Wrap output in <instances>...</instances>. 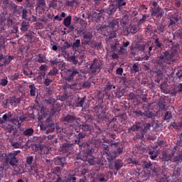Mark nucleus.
Segmentation results:
<instances>
[{
    "instance_id": "1",
    "label": "nucleus",
    "mask_w": 182,
    "mask_h": 182,
    "mask_svg": "<svg viewBox=\"0 0 182 182\" xmlns=\"http://www.w3.org/2000/svg\"><path fill=\"white\" fill-rule=\"evenodd\" d=\"M177 55H178V49L176 47H173L170 50H166L158 54L154 65L156 68H160V69L156 68L154 71V73H156V80H155L156 83H159L163 79L164 70L168 69V65H174L176 63L177 61V58H176Z\"/></svg>"
},
{
    "instance_id": "2",
    "label": "nucleus",
    "mask_w": 182,
    "mask_h": 182,
    "mask_svg": "<svg viewBox=\"0 0 182 182\" xmlns=\"http://www.w3.org/2000/svg\"><path fill=\"white\" fill-rule=\"evenodd\" d=\"M117 155L114 151L112 152H102V165L106 166L107 161L109 163V169L112 171L114 176L117 174V171L123 167V161L122 159H117ZM107 160V161H106ZM115 160L114 161H113Z\"/></svg>"
},
{
    "instance_id": "3",
    "label": "nucleus",
    "mask_w": 182,
    "mask_h": 182,
    "mask_svg": "<svg viewBox=\"0 0 182 182\" xmlns=\"http://www.w3.org/2000/svg\"><path fill=\"white\" fill-rule=\"evenodd\" d=\"M93 130V126L92 124H82L80 125V130L77 131L75 134L76 139L75 140V144H78L79 147L82 149L83 146H87V144H85L80 141V139H85L86 136H89L92 133Z\"/></svg>"
},
{
    "instance_id": "4",
    "label": "nucleus",
    "mask_w": 182,
    "mask_h": 182,
    "mask_svg": "<svg viewBox=\"0 0 182 182\" xmlns=\"http://www.w3.org/2000/svg\"><path fill=\"white\" fill-rule=\"evenodd\" d=\"M102 65H103L102 60L95 58L90 65V70L91 73H96L97 70H100L102 69Z\"/></svg>"
},
{
    "instance_id": "5",
    "label": "nucleus",
    "mask_w": 182,
    "mask_h": 182,
    "mask_svg": "<svg viewBox=\"0 0 182 182\" xmlns=\"http://www.w3.org/2000/svg\"><path fill=\"white\" fill-rule=\"evenodd\" d=\"M95 114L98 119L106 120V109L102 105H98L95 107Z\"/></svg>"
},
{
    "instance_id": "6",
    "label": "nucleus",
    "mask_w": 182,
    "mask_h": 182,
    "mask_svg": "<svg viewBox=\"0 0 182 182\" xmlns=\"http://www.w3.org/2000/svg\"><path fill=\"white\" fill-rule=\"evenodd\" d=\"M164 15V10L160 6L152 8L151 16L156 18L157 19H161Z\"/></svg>"
},
{
    "instance_id": "7",
    "label": "nucleus",
    "mask_w": 182,
    "mask_h": 182,
    "mask_svg": "<svg viewBox=\"0 0 182 182\" xmlns=\"http://www.w3.org/2000/svg\"><path fill=\"white\" fill-rule=\"evenodd\" d=\"M61 122L65 124H70L76 122V115L73 114H68L66 116L61 118Z\"/></svg>"
},
{
    "instance_id": "8",
    "label": "nucleus",
    "mask_w": 182,
    "mask_h": 182,
    "mask_svg": "<svg viewBox=\"0 0 182 182\" xmlns=\"http://www.w3.org/2000/svg\"><path fill=\"white\" fill-rule=\"evenodd\" d=\"M26 120V117L16 116L9 119L10 123L14 124V126H17V127H21V125L23 122Z\"/></svg>"
},
{
    "instance_id": "9",
    "label": "nucleus",
    "mask_w": 182,
    "mask_h": 182,
    "mask_svg": "<svg viewBox=\"0 0 182 182\" xmlns=\"http://www.w3.org/2000/svg\"><path fill=\"white\" fill-rule=\"evenodd\" d=\"M117 11V8L114 4H111L107 9L100 10V14H107L108 16H112Z\"/></svg>"
},
{
    "instance_id": "10",
    "label": "nucleus",
    "mask_w": 182,
    "mask_h": 182,
    "mask_svg": "<svg viewBox=\"0 0 182 182\" xmlns=\"http://www.w3.org/2000/svg\"><path fill=\"white\" fill-rule=\"evenodd\" d=\"M19 103H21V98H17L16 97H12L6 101V105L12 107H16Z\"/></svg>"
},
{
    "instance_id": "11",
    "label": "nucleus",
    "mask_w": 182,
    "mask_h": 182,
    "mask_svg": "<svg viewBox=\"0 0 182 182\" xmlns=\"http://www.w3.org/2000/svg\"><path fill=\"white\" fill-rule=\"evenodd\" d=\"M68 73H70V75L65 77V80L68 82H72L75 76H76V75H79V70H76L75 67H73L71 69L68 70Z\"/></svg>"
},
{
    "instance_id": "12",
    "label": "nucleus",
    "mask_w": 182,
    "mask_h": 182,
    "mask_svg": "<svg viewBox=\"0 0 182 182\" xmlns=\"http://www.w3.org/2000/svg\"><path fill=\"white\" fill-rule=\"evenodd\" d=\"M119 18L112 19L108 23L109 28H112L113 32H116L119 29Z\"/></svg>"
},
{
    "instance_id": "13",
    "label": "nucleus",
    "mask_w": 182,
    "mask_h": 182,
    "mask_svg": "<svg viewBox=\"0 0 182 182\" xmlns=\"http://www.w3.org/2000/svg\"><path fill=\"white\" fill-rule=\"evenodd\" d=\"M119 144H120V142H114L110 144L112 147L114 146V147L116 149V150L113 151L117 155V157L123 153V146H119Z\"/></svg>"
},
{
    "instance_id": "14",
    "label": "nucleus",
    "mask_w": 182,
    "mask_h": 182,
    "mask_svg": "<svg viewBox=\"0 0 182 182\" xmlns=\"http://www.w3.org/2000/svg\"><path fill=\"white\" fill-rule=\"evenodd\" d=\"M6 163L14 167L18 165V159L16 156L9 154V156L6 158Z\"/></svg>"
},
{
    "instance_id": "15",
    "label": "nucleus",
    "mask_w": 182,
    "mask_h": 182,
    "mask_svg": "<svg viewBox=\"0 0 182 182\" xmlns=\"http://www.w3.org/2000/svg\"><path fill=\"white\" fill-rule=\"evenodd\" d=\"M54 160L55 164H56V166H60V167H65V164H68L65 157L57 156Z\"/></svg>"
},
{
    "instance_id": "16",
    "label": "nucleus",
    "mask_w": 182,
    "mask_h": 182,
    "mask_svg": "<svg viewBox=\"0 0 182 182\" xmlns=\"http://www.w3.org/2000/svg\"><path fill=\"white\" fill-rule=\"evenodd\" d=\"M68 87H69V89H71V90H73V92H76L77 90H82V83L77 81L76 82L69 85Z\"/></svg>"
},
{
    "instance_id": "17",
    "label": "nucleus",
    "mask_w": 182,
    "mask_h": 182,
    "mask_svg": "<svg viewBox=\"0 0 182 182\" xmlns=\"http://www.w3.org/2000/svg\"><path fill=\"white\" fill-rule=\"evenodd\" d=\"M143 129L141 127V122H135V124L130 128L128 129L129 133L131 132H139V130H141Z\"/></svg>"
},
{
    "instance_id": "18",
    "label": "nucleus",
    "mask_w": 182,
    "mask_h": 182,
    "mask_svg": "<svg viewBox=\"0 0 182 182\" xmlns=\"http://www.w3.org/2000/svg\"><path fill=\"white\" fill-rule=\"evenodd\" d=\"M97 178L100 182H106L109 180V174L106 173H100L97 176Z\"/></svg>"
},
{
    "instance_id": "19",
    "label": "nucleus",
    "mask_w": 182,
    "mask_h": 182,
    "mask_svg": "<svg viewBox=\"0 0 182 182\" xmlns=\"http://www.w3.org/2000/svg\"><path fill=\"white\" fill-rule=\"evenodd\" d=\"M113 113H114L117 117L121 119L122 122H124L126 120V114H120V109L117 108H114L112 110Z\"/></svg>"
},
{
    "instance_id": "20",
    "label": "nucleus",
    "mask_w": 182,
    "mask_h": 182,
    "mask_svg": "<svg viewBox=\"0 0 182 182\" xmlns=\"http://www.w3.org/2000/svg\"><path fill=\"white\" fill-rule=\"evenodd\" d=\"M87 164H89L90 166H93L95 163H96V161H95V156H86L82 159Z\"/></svg>"
},
{
    "instance_id": "21",
    "label": "nucleus",
    "mask_w": 182,
    "mask_h": 182,
    "mask_svg": "<svg viewBox=\"0 0 182 182\" xmlns=\"http://www.w3.org/2000/svg\"><path fill=\"white\" fill-rule=\"evenodd\" d=\"M143 168L146 170H152L153 173H156V169L153 168V164L151 161H144L142 164Z\"/></svg>"
},
{
    "instance_id": "22",
    "label": "nucleus",
    "mask_w": 182,
    "mask_h": 182,
    "mask_svg": "<svg viewBox=\"0 0 182 182\" xmlns=\"http://www.w3.org/2000/svg\"><path fill=\"white\" fill-rule=\"evenodd\" d=\"M126 0H115V8L117 9H122L123 6H126L127 5Z\"/></svg>"
},
{
    "instance_id": "23",
    "label": "nucleus",
    "mask_w": 182,
    "mask_h": 182,
    "mask_svg": "<svg viewBox=\"0 0 182 182\" xmlns=\"http://www.w3.org/2000/svg\"><path fill=\"white\" fill-rule=\"evenodd\" d=\"M151 127V124L150 123H145L144 124V129L141 131V137H144V134L147 133V132H150V129Z\"/></svg>"
},
{
    "instance_id": "24",
    "label": "nucleus",
    "mask_w": 182,
    "mask_h": 182,
    "mask_svg": "<svg viewBox=\"0 0 182 182\" xmlns=\"http://www.w3.org/2000/svg\"><path fill=\"white\" fill-rule=\"evenodd\" d=\"M169 21L170 23L168 24V26H173V25H176L177 22H178V16H174V15H171L169 16Z\"/></svg>"
},
{
    "instance_id": "25",
    "label": "nucleus",
    "mask_w": 182,
    "mask_h": 182,
    "mask_svg": "<svg viewBox=\"0 0 182 182\" xmlns=\"http://www.w3.org/2000/svg\"><path fill=\"white\" fill-rule=\"evenodd\" d=\"M112 89H116V85H112V83L110 82V81H108L107 82V85H105V87H104V90L105 91L106 95L109 96V94L107 93V92H109V90H112Z\"/></svg>"
},
{
    "instance_id": "26",
    "label": "nucleus",
    "mask_w": 182,
    "mask_h": 182,
    "mask_svg": "<svg viewBox=\"0 0 182 182\" xmlns=\"http://www.w3.org/2000/svg\"><path fill=\"white\" fill-rule=\"evenodd\" d=\"M82 38L83 39H89L92 41L93 38V32L85 31L84 32H82Z\"/></svg>"
},
{
    "instance_id": "27",
    "label": "nucleus",
    "mask_w": 182,
    "mask_h": 182,
    "mask_svg": "<svg viewBox=\"0 0 182 182\" xmlns=\"http://www.w3.org/2000/svg\"><path fill=\"white\" fill-rule=\"evenodd\" d=\"M21 32H26L29 29V22L26 21H23L21 24Z\"/></svg>"
},
{
    "instance_id": "28",
    "label": "nucleus",
    "mask_w": 182,
    "mask_h": 182,
    "mask_svg": "<svg viewBox=\"0 0 182 182\" xmlns=\"http://www.w3.org/2000/svg\"><path fill=\"white\" fill-rule=\"evenodd\" d=\"M92 2L93 9L97 11V12H100V10H99V7L100 6V4H102V0H93Z\"/></svg>"
},
{
    "instance_id": "29",
    "label": "nucleus",
    "mask_w": 182,
    "mask_h": 182,
    "mask_svg": "<svg viewBox=\"0 0 182 182\" xmlns=\"http://www.w3.org/2000/svg\"><path fill=\"white\" fill-rule=\"evenodd\" d=\"M124 90H120V88L117 89L116 91L114 92L115 99H120L122 96H124Z\"/></svg>"
},
{
    "instance_id": "30",
    "label": "nucleus",
    "mask_w": 182,
    "mask_h": 182,
    "mask_svg": "<svg viewBox=\"0 0 182 182\" xmlns=\"http://www.w3.org/2000/svg\"><path fill=\"white\" fill-rule=\"evenodd\" d=\"M135 49H137L139 52L143 53L144 50H146V44L136 43L135 44Z\"/></svg>"
},
{
    "instance_id": "31",
    "label": "nucleus",
    "mask_w": 182,
    "mask_h": 182,
    "mask_svg": "<svg viewBox=\"0 0 182 182\" xmlns=\"http://www.w3.org/2000/svg\"><path fill=\"white\" fill-rule=\"evenodd\" d=\"M63 23L65 26V28L70 26L72 23V16H68L65 18H64Z\"/></svg>"
},
{
    "instance_id": "32",
    "label": "nucleus",
    "mask_w": 182,
    "mask_h": 182,
    "mask_svg": "<svg viewBox=\"0 0 182 182\" xmlns=\"http://www.w3.org/2000/svg\"><path fill=\"white\" fill-rule=\"evenodd\" d=\"M158 106L161 110H164V112H167V108L166 107L167 106L166 105V102H164V100H160L158 102Z\"/></svg>"
},
{
    "instance_id": "33",
    "label": "nucleus",
    "mask_w": 182,
    "mask_h": 182,
    "mask_svg": "<svg viewBox=\"0 0 182 182\" xmlns=\"http://www.w3.org/2000/svg\"><path fill=\"white\" fill-rule=\"evenodd\" d=\"M12 60H14V56H12V55L5 56L4 60V66H7V65H9V63H11V62H12Z\"/></svg>"
},
{
    "instance_id": "34",
    "label": "nucleus",
    "mask_w": 182,
    "mask_h": 182,
    "mask_svg": "<svg viewBox=\"0 0 182 182\" xmlns=\"http://www.w3.org/2000/svg\"><path fill=\"white\" fill-rule=\"evenodd\" d=\"M51 112V114L50 115V117L46 119V122L47 123H49L50 122H52V117L53 116V114H55V113H56V112H59V110H58L57 108H55V107H53V108H51L50 109Z\"/></svg>"
},
{
    "instance_id": "35",
    "label": "nucleus",
    "mask_w": 182,
    "mask_h": 182,
    "mask_svg": "<svg viewBox=\"0 0 182 182\" xmlns=\"http://www.w3.org/2000/svg\"><path fill=\"white\" fill-rule=\"evenodd\" d=\"M83 105H85V97H82L81 99L78 97L77 101L75 104V107L83 108Z\"/></svg>"
},
{
    "instance_id": "36",
    "label": "nucleus",
    "mask_w": 182,
    "mask_h": 182,
    "mask_svg": "<svg viewBox=\"0 0 182 182\" xmlns=\"http://www.w3.org/2000/svg\"><path fill=\"white\" fill-rule=\"evenodd\" d=\"M148 154L149 155L151 160H156V159H157V156H159L156 150L149 151Z\"/></svg>"
},
{
    "instance_id": "37",
    "label": "nucleus",
    "mask_w": 182,
    "mask_h": 182,
    "mask_svg": "<svg viewBox=\"0 0 182 182\" xmlns=\"http://www.w3.org/2000/svg\"><path fill=\"white\" fill-rule=\"evenodd\" d=\"M67 60L73 65H77V62H79L75 55L68 56Z\"/></svg>"
},
{
    "instance_id": "38",
    "label": "nucleus",
    "mask_w": 182,
    "mask_h": 182,
    "mask_svg": "<svg viewBox=\"0 0 182 182\" xmlns=\"http://www.w3.org/2000/svg\"><path fill=\"white\" fill-rule=\"evenodd\" d=\"M28 88L30 89V95L32 97L36 96V87H35V85H30Z\"/></svg>"
},
{
    "instance_id": "39",
    "label": "nucleus",
    "mask_w": 182,
    "mask_h": 182,
    "mask_svg": "<svg viewBox=\"0 0 182 182\" xmlns=\"http://www.w3.org/2000/svg\"><path fill=\"white\" fill-rule=\"evenodd\" d=\"M173 117V114L171 111H167L164 116V120H166L167 123L170 122V119Z\"/></svg>"
},
{
    "instance_id": "40",
    "label": "nucleus",
    "mask_w": 182,
    "mask_h": 182,
    "mask_svg": "<svg viewBox=\"0 0 182 182\" xmlns=\"http://www.w3.org/2000/svg\"><path fill=\"white\" fill-rule=\"evenodd\" d=\"M33 132H34L33 129L28 128L23 132V134L24 136H27L28 137H31V136H32V134H33Z\"/></svg>"
},
{
    "instance_id": "41",
    "label": "nucleus",
    "mask_w": 182,
    "mask_h": 182,
    "mask_svg": "<svg viewBox=\"0 0 182 182\" xmlns=\"http://www.w3.org/2000/svg\"><path fill=\"white\" fill-rule=\"evenodd\" d=\"M132 73H137L140 72V67H139V63H135L131 68Z\"/></svg>"
},
{
    "instance_id": "42",
    "label": "nucleus",
    "mask_w": 182,
    "mask_h": 182,
    "mask_svg": "<svg viewBox=\"0 0 182 182\" xmlns=\"http://www.w3.org/2000/svg\"><path fill=\"white\" fill-rule=\"evenodd\" d=\"M72 48L73 50H77V49L80 48V39L75 40L72 45Z\"/></svg>"
},
{
    "instance_id": "43",
    "label": "nucleus",
    "mask_w": 182,
    "mask_h": 182,
    "mask_svg": "<svg viewBox=\"0 0 182 182\" xmlns=\"http://www.w3.org/2000/svg\"><path fill=\"white\" fill-rule=\"evenodd\" d=\"M37 8H41L42 9H45L46 7V3L45 0H37Z\"/></svg>"
},
{
    "instance_id": "44",
    "label": "nucleus",
    "mask_w": 182,
    "mask_h": 182,
    "mask_svg": "<svg viewBox=\"0 0 182 182\" xmlns=\"http://www.w3.org/2000/svg\"><path fill=\"white\" fill-rule=\"evenodd\" d=\"M50 63H51V65H62L63 68H65V66H66V64L63 62H60V60L59 59L50 60Z\"/></svg>"
},
{
    "instance_id": "45",
    "label": "nucleus",
    "mask_w": 182,
    "mask_h": 182,
    "mask_svg": "<svg viewBox=\"0 0 182 182\" xmlns=\"http://www.w3.org/2000/svg\"><path fill=\"white\" fill-rule=\"evenodd\" d=\"M72 147H73V143H70V142L65 143L63 145V149L65 150V151H68V150H70Z\"/></svg>"
},
{
    "instance_id": "46",
    "label": "nucleus",
    "mask_w": 182,
    "mask_h": 182,
    "mask_svg": "<svg viewBox=\"0 0 182 182\" xmlns=\"http://www.w3.org/2000/svg\"><path fill=\"white\" fill-rule=\"evenodd\" d=\"M59 73V70L56 68V67H53L48 73L50 76H56Z\"/></svg>"
},
{
    "instance_id": "47",
    "label": "nucleus",
    "mask_w": 182,
    "mask_h": 182,
    "mask_svg": "<svg viewBox=\"0 0 182 182\" xmlns=\"http://www.w3.org/2000/svg\"><path fill=\"white\" fill-rule=\"evenodd\" d=\"M173 161L178 164V163H182V153L179 154L173 158Z\"/></svg>"
},
{
    "instance_id": "48",
    "label": "nucleus",
    "mask_w": 182,
    "mask_h": 182,
    "mask_svg": "<svg viewBox=\"0 0 182 182\" xmlns=\"http://www.w3.org/2000/svg\"><path fill=\"white\" fill-rule=\"evenodd\" d=\"M157 30H158V31H159V35H160L161 33H164V31H166V26H164L163 23L159 24V25L157 26Z\"/></svg>"
},
{
    "instance_id": "49",
    "label": "nucleus",
    "mask_w": 182,
    "mask_h": 182,
    "mask_svg": "<svg viewBox=\"0 0 182 182\" xmlns=\"http://www.w3.org/2000/svg\"><path fill=\"white\" fill-rule=\"evenodd\" d=\"M155 43V49H161V48L163 47V44L160 42V39L159 38H156L154 41Z\"/></svg>"
},
{
    "instance_id": "50",
    "label": "nucleus",
    "mask_w": 182,
    "mask_h": 182,
    "mask_svg": "<svg viewBox=\"0 0 182 182\" xmlns=\"http://www.w3.org/2000/svg\"><path fill=\"white\" fill-rule=\"evenodd\" d=\"M144 116H146L149 119H153V117H154V114H153L151 111L148 109L147 111H145L144 112Z\"/></svg>"
},
{
    "instance_id": "51",
    "label": "nucleus",
    "mask_w": 182,
    "mask_h": 182,
    "mask_svg": "<svg viewBox=\"0 0 182 182\" xmlns=\"http://www.w3.org/2000/svg\"><path fill=\"white\" fill-rule=\"evenodd\" d=\"M180 171H181V169L180 168H177V169L173 171L172 176L175 177L176 178H177V177H180Z\"/></svg>"
},
{
    "instance_id": "52",
    "label": "nucleus",
    "mask_w": 182,
    "mask_h": 182,
    "mask_svg": "<svg viewBox=\"0 0 182 182\" xmlns=\"http://www.w3.org/2000/svg\"><path fill=\"white\" fill-rule=\"evenodd\" d=\"M32 163H33V156H30L26 157V165L32 166Z\"/></svg>"
},
{
    "instance_id": "53",
    "label": "nucleus",
    "mask_w": 182,
    "mask_h": 182,
    "mask_svg": "<svg viewBox=\"0 0 182 182\" xmlns=\"http://www.w3.org/2000/svg\"><path fill=\"white\" fill-rule=\"evenodd\" d=\"M10 79L13 81L18 80V79H21V75L18 73H16L11 75Z\"/></svg>"
},
{
    "instance_id": "54",
    "label": "nucleus",
    "mask_w": 182,
    "mask_h": 182,
    "mask_svg": "<svg viewBox=\"0 0 182 182\" xmlns=\"http://www.w3.org/2000/svg\"><path fill=\"white\" fill-rule=\"evenodd\" d=\"M162 159L164 161H170V160H171V154H164L162 156Z\"/></svg>"
},
{
    "instance_id": "55",
    "label": "nucleus",
    "mask_w": 182,
    "mask_h": 182,
    "mask_svg": "<svg viewBox=\"0 0 182 182\" xmlns=\"http://www.w3.org/2000/svg\"><path fill=\"white\" fill-rule=\"evenodd\" d=\"M37 62L38 63H45V57H43V55L38 54V58H37Z\"/></svg>"
},
{
    "instance_id": "56",
    "label": "nucleus",
    "mask_w": 182,
    "mask_h": 182,
    "mask_svg": "<svg viewBox=\"0 0 182 182\" xmlns=\"http://www.w3.org/2000/svg\"><path fill=\"white\" fill-rule=\"evenodd\" d=\"M24 5L26 8H30L31 9L33 8V4L31 2V0H26Z\"/></svg>"
},
{
    "instance_id": "57",
    "label": "nucleus",
    "mask_w": 182,
    "mask_h": 182,
    "mask_svg": "<svg viewBox=\"0 0 182 182\" xmlns=\"http://www.w3.org/2000/svg\"><path fill=\"white\" fill-rule=\"evenodd\" d=\"M21 18L22 19H26L28 18V10L26 9H23L21 11Z\"/></svg>"
},
{
    "instance_id": "58",
    "label": "nucleus",
    "mask_w": 182,
    "mask_h": 182,
    "mask_svg": "<svg viewBox=\"0 0 182 182\" xmlns=\"http://www.w3.org/2000/svg\"><path fill=\"white\" fill-rule=\"evenodd\" d=\"M11 146L14 149H22V144L21 142H13Z\"/></svg>"
},
{
    "instance_id": "59",
    "label": "nucleus",
    "mask_w": 182,
    "mask_h": 182,
    "mask_svg": "<svg viewBox=\"0 0 182 182\" xmlns=\"http://www.w3.org/2000/svg\"><path fill=\"white\" fill-rule=\"evenodd\" d=\"M75 2H76V0H68L66 2V6H74Z\"/></svg>"
},
{
    "instance_id": "60",
    "label": "nucleus",
    "mask_w": 182,
    "mask_h": 182,
    "mask_svg": "<svg viewBox=\"0 0 182 182\" xmlns=\"http://www.w3.org/2000/svg\"><path fill=\"white\" fill-rule=\"evenodd\" d=\"M52 80L50 78H45L44 80V85L45 86H50V83H52Z\"/></svg>"
},
{
    "instance_id": "61",
    "label": "nucleus",
    "mask_w": 182,
    "mask_h": 182,
    "mask_svg": "<svg viewBox=\"0 0 182 182\" xmlns=\"http://www.w3.org/2000/svg\"><path fill=\"white\" fill-rule=\"evenodd\" d=\"M8 85V78H4L0 80L1 86H6Z\"/></svg>"
},
{
    "instance_id": "62",
    "label": "nucleus",
    "mask_w": 182,
    "mask_h": 182,
    "mask_svg": "<svg viewBox=\"0 0 182 182\" xmlns=\"http://www.w3.org/2000/svg\"><path fill=\"white\" fill-rule=\"evenodd\" d=\"M23 75H25V76H28V77H32V76H33V73L32 71H30L29 73H28V71H26V70H23Z\"/></svg>"
},
{
    "instance_id": "63",
    "label": "nucleus",
    "mask_w": 182,
    "mask_h": 182,
    "mask_svg": "<svg viewBox=\"0 0 182 182\" xmlns=\"http://www.w3.org/2000/svg\"><path fill=\"white\" fill-rule=\"evenodd\" d=\"M131 33H137V27L136 26H132L130 28Z\"/></svg>"
},
{
    "instance_id": "64",
    "label": "nucleus",
    "mask_w": 182,
    "mask_h": 182,
    "mask_svg": "<svg viewBox=\"0 0 182 182\" xmlns=\"http://www.w3.org/2000/svg\"><path fill=\"white\" fill-rule=\"evenodd\" d=\"M159 182H168V178L164 176L159 178Z\"/></svg>"
}]
</instances>
